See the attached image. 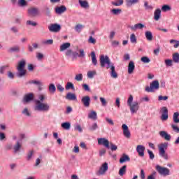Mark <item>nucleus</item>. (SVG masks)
<instances>
[{"label":"nucleus","instance_id":"24","mask_svg":"<svg viewBox=\"0 0 179 179\" xmlns=\"http://www.w3.org/2000/svg\"><path fill=\"white\" fill-rule=\"evenodd\" d=\"M66 100L75 101L76 100V94L71 92H69L66 96Z\"/></svg>","mask_w":179,"mask_h":179},{"label":"nucleus","instance_id":"20","mask_svg":"<svg viewBox=\"0 0 179 179\" xmlns=\"http://www.w3.org/2000/svg\"><path fill=\"white\" fill-rule=\"evenodd\" d=\"M55 12L58 15H61L64 12H66V7L65 6H61L60 7H57L55 8Z\"/></svg>","mask_w":179,"mask_h":179},{"label":"nucleus","instance_id":"15","mask_svg":"<svg viewBox=\"0 0 179 179\" xmlns=\"http://www.w3.org/2000/svg\"><path fill=\"white\" fill-rule=\"evenodd\" d=\"M145 146L138 145L136 147V152L138 153L140 157H143L145 156Z\"/></svg>","mask_w":179,"mask_h":179},{"label":"nucleus","instance_id":"36","mask_svg":"<svg viewBox=\"0 0 179 179\" xmlns=\"http://www.w3.org/2000/svg\"><path fill=\"white\" fill-rule=\"evenodd\" d=\"M125 173H127V166L124 165L119 171V176L122 177Z\"/></svg>","mask_w":179,"mask_h":179},{"label":"nucleus","instance_id":"5","mask_svg":"<svg viewBox=\"0 0 179 179\" xmlns=\"http://www.w3.org/2000/svg\"><path fill=\"white\" fill-rule=\"evenodd\" d=\"M159 87H160V84L159 83V81L154 80L150 83V87L148 86L145 87V92H148V93H152L155 92V90H159Z\"/></svg>","mask_w":179,"mask_h":179},{"label":"nucleus","instance_id":"14","mask_svg":"<svg viewBox=\"0 0 179 179\" xmlns=\"http://www.w3.org/2000/svg\"><path fill=\"white\" fill-rule=\"evenodd\" d=\"M81 103H83L84 107H90V96H85L81 99Z\"/></svg>","mask_w":179,"mask_h":179},{"label":"nucleus","instance_id":"50","mask_svg":"<svg viewBox=\"0 0 179 179\" xmlns=\"http://www.w3.org/2000/svg\"><path fill=\"white\" fill-rule=\"evenodd\" d=\"M18 51H19V47H17V46L10 48L8 50V52H17Z\"/></svg>","mask_w":179,"mask_h":179},{"label":"nucleus","instance_id":"27","mask_svg":"<svg viewBox=\"0 0 179 179\" xmlns=\"http://www.w3.org/2000/svg\"><path fill=\"white\" fill-rule=\"evenodd\" d=\"M88 118H90L91 120H94L96 121L97 120V113L96 111H91L88 115Z\"/></svg>","mask_w":179,"mask_h":179},{"label":"nucleus","instance_id":"9","mask_svg":"<svg viewBox=\"0 0 179 179\" xmlns=\"http://www.w3.org/2000/svg\"><path fill=\"white\" fill-rule=\"evenodd\" d=\"M161 111L162 112L161 120L162 121H167L169 120V109H167V107L164 106L162 108Z\"/></svg>","mask_w":179,"mask_h":179},{"label":"nucleus","instance_id":"33","mask_svg":"<svg viewBox=\"0 0 179 179\" xmlns=\"http://www.w3.org/2000/svg\"><path fill=\"white\" fill-rule=\"evenodd\" d=\"M10 65L9 64H6L4 66H0V74L1 75H4L5 74V71L9 68Z\"/></svg>","mask_w":179,"mask_h":179},{"label":"nucleus","instance_id":"37","mask_svg":"<svg viewBox=\"0 0 179 179\" xmlns=\"http://www.w3.org/2000/svg\"><path fill=\"white\" fill-rule=\"evenodd\" d=\"M62 128L66 129V131L71 129V123L69 122H64L62 123Z\"/></svg>","mask_w":179,"mask_h":179},{"label":"nucleus","instance_id":"49","mask_svg":"<svg viewBox=\"0 0 179 179\" xmlns=\"http://www.w3.org/2000/svg\"><path fill=\"white\" fill-rule=\"evenodd\" d=\"M75 79L78 82H81V80H83V75L82 73L78 74L76 76Z\"/></svg>","mask_w":179,"mask_h":179},{"label":"nucleus","instance_id":"46","mask_svg":"<svg viewBox=\"0 0 179 179\" xmlns=\"http://www.w3.org/2000/svg\"><path fill=\"white\" fill-rule=\"evenodd\" d=\"M82 29H83V25L78 24L76 25L75 30L78 31V33H80L82 31Z\"/></svg>","mask_w":179,"mask_h":179},{"label":"nucleus","instance_id":"43","mask_svg":"<svg viewBox=\"0 0 179 179\" xmlns=\"http://www.w3.org/2000/svg\"><path fill=\"white\" fill-rule=\"evenodd\" d=\"M162 12H169V10H171V7L169 5H164L162 7Z\"/></svg>","mask_w":179,"mask_h":179},{"label":"nucleus","instance_id":"18","mask_svg":"<svg viewBox=\"0 0 179 179\" xmlns=\"http://www.w3.org/2000/svg\"><path fill=\"white\" fill-rule=\"evenodd\" d=\"M135 71V63L133 61L129 62L128 65V73L129 75H132Z\"/></svg>","mask_w":179,"mask_h":179},{"label":"nucleus","instance_id":"35","mask_svg":"<svg viewBox=\"0 0 179 179\" xmlns=\"http://www.w3.org/2000/svg\"><path fill=\"white\" fill-rule=\"evenodd\" d=\"M99 129V125L97 124L96 122L93 123L90 127H89V131L91 132H93L94 131H96V129Z\"/></svg>","mask_w":179,"mask_h":179},{"label":"nucleus","instance_id":"2","mask_svg":"<svg viewBox=\"0 0 179 179\" xmlns=\"http://www.w3.org/2000/svg\"><path fill=\"white\" fill-rule=\"evenodd\" d=\"M132 101H134V96L132 95H129L127 100V105L130 108L131 113L136 114V113H138V110H139V103L135 101L132 103Z\"/></svg>","mask_w":179,"mask_h":179},{"label":"nucleus","instance_id":"39","mask_svg":"<svg viewBox=\"0 0 179 179\" xmlns=\"http://www.w3.org/2000/svg\"><path fill=\"white\" fill-rule=\"evenodd\" d=\"M94 75H97L96 71H90L87 72V78H89L90 79H93Z\"/></svg>","mask_w":179,"mask_h":179},{"label":"nucleus","instance_id":"60","mask_svg":"<svg viewBox=\"0 0 179 179\" xmlns=\"http://www.w3.org/2000/svg\"><path fill=\"white\" fill-rule=\"evenodd\" d=\"M89 43H90L91 44H95L96 43V41L94 38H93V36H90L89 40H88Z\"/></svg>","mask_w":179,"mask_h":179},{"label":"nucleus","instance_id":"57","mask_svg":"<svg viewBox=\"0 0 179 179\" xmlns=\"http://www.w3.org/2000/svg\"><path fill=\"white\" fill-rule=\"evenodd\" d=\"M110 150H112V152H114L117 150V149H118V147H117V145H115L113 143H110Z\"/></svg>","mask_w":179,"mask_h":179},{"label":"nucleus","instance_id":"44","mask_svg":"<svg viewBox=\"0 0 179 179\" xmlns=\"http://www.w3.org/2000/svg\"><path fill=\"white\" fill-rule=\"evenodd\" d=\"M130 41L132 44H136V36L135 34H131L130 36Z\"/></svg>","mask_w":179,"mask_h":179},{"label":"nucleus","instance_id":"1","mask_svg":"<svg viewBox=\"0 0 179 179\" xmlns=\"http://www.w3.org/2000/svg\"><path fill=\"white\" fill-rule=\"evenodd\" d=\"M99 62L101 65V68H106V69H110V76L113 79H117L118 78V73L115 71V66H114V63L111 62L110 57L107 55H101L99 59Z\"/></svg>","mask_w":179,"mask_h":179},{"label":"nucleus","instance_id":"26","mask_svg":"<svg viewBox=\"0 0 179 179\" xmlns=\"http://www.w3.org/2000/svg\"><path fill=\"white\" fill-rule=\"evenodd\" d=\"M131 158H129V156L123 154L122 157L120 159V163H125V162H130Z\"/></svg>","mask_w":179,"mask_h":179},{"label":"nucleus","instance_id":"3","mask_svg":"<svg viewBox=\"0 0 179 179\" xmlns=\"http://www.w3.org/2000/svg\"><path fill=\"white\" fill-rule=\"evenodd\" d=\"M169 148V143L164 142L158 145L159 155L161 157H163L165 160H169V155L166 152Z\"/></svg>","mask_w":179,"mask_h":179},{"label":"nucleus","instance_id":"29","mask_svg":"<svg viewBox=\"0 0 179 179\" xmlns=\"http://www.w3.org/2000/svg\"><path fill=\"white\" fill-rule=\"evenodd\" d=\"M69 47H71V43H63L60 46L59 51H61V52L65 51V50H68V48H69Z\"/></svg>","mask_w":179,"mask_h":179},{"label":"nucleus","instance_id":"63","mask_svg":"<svg viewBox=\"0 0 179 179\" xmlns=\"http://www.w3.org/2000/svg\"><path fill=\"white\" fill-rule=\"evenodd\" d=\"M36 58L39 60L43 59V58H44V55H43V53L38 52L36 53Z\"/></svg>","mask_w":179,"mask_h":179},{"label":"nucleus","instance_id":"42","mask_svg":"<svg viewBox=\"0 0 179 179\" xmlns=\"http://www.w3.org/2000/svg\"><path fill=\"white\" fill-rule=\"evenodd\" d=\"M55 90H57V88L55 87V85H54V84H50V85H49V92H50V93L54 94V93H55Z\"/></svg>","mask_w":179,"mask_h":179},{"label":"nucleus","instance_id":"34","mask_svg":"<svg viewBox=\"0 0 179 179\" xmlns=\"http://www.w3.org/2000/svg\"><path fill=\"white\" fill-rule=\"evenodd\" d=\"M173 122H175V124H179V113L178 112H176L173 113Z\"/></svg>","mask_w":179,"mask_h":179},{"label":"nucleus","instance_id":"19","mask_svg":"<svg viewBox=\"0 0 179 179\" xmlns=\"http://www.w3.org/2000/svg\"><path fill=\"white\" fill-rule=\"evenodd\" d=\"M162 16V10L160 8H157L154 12V19L157 22L160 20V17Z\"/></svg>","mask_w":179,"mask_h":179},{"label":"nucleus","instance_id":"22","mask_svg":"<svg viewBox=\"0 0 179 179\" xmlns=\"http://www.w3.org/2000/svg\"><path fill=\"white\" fill-rule=\"evenodd\" d=\"M33 99H34V94L30 93L28 94H26L24 97V101L25 103H29V101H31V100H33Z\"/></svg>","mask_w":179,"mask_h":179},{"label":"nucleus","instance_id":"64","mask_svg":"<svg viewBox=\"0 0 179 179\" xmlns=\"http://www.w3.org/2000/svg\"><path fill=\"white\" fill-rule=\"evenodd\" d=\"M171 128L175 131V132H179V128L176 126V124H171Z\"/></svg>","mask_w":179,"mask_h":179},{"label":"nucleus","instance_id":"23","mask_svg":"<svg viewBox=\"0 0 179 179\" xmlns=\"http://www.w3.org/2000/svg\"><path fill=\"white\" fill-rule=\"evenodd\" d=\"M139 0H126V6L127 8H131L132 5H135V3H138Z\"/></svg>","mask_w":179,"mask_h":179},{"label":"nucleus","instance_id":"6","mask_svg":"<svg viewBox=\"0 0 179 179\" xmlns=\"http://www.w3.org/2000/svg\"><path fill=\"white\" fill-rule=\"evenodd\" d=\"M156 170L160 174V176H164V177H166L167 176H170V169L166 167H163L160 165L156 166Z\"/></svg>","mask_w":179,"mask_h":179},{"label":"nucleus","instance_id":"30","mask_svg":"<svg viewBox=\"0 0 179 179\" xmlns=\"http://www.w3.org/2000/svg\"><path fill=\"white\" fill-rule=\"evenodd\" d=\"M145 38L148 41H152V40H153V34H152L151 31H145Z\"/></svg>","mask_w":179,"mask_h":179},{"label":"nucleus","instance_id":"56","mask_svg":"<svg viewBox=\"0 0 179 179\" xmlns=\"http://www.w3.org/2000/svg\"><path fill=\"white\" fill-rule=\"evenodd\" d=\"M100 101L103 107L107 106V101L103 97H100Z\"/></svg>","mask_w":179,"mask_h":179},{"label":"nucleus","instance_id":"38","mask_svg":"<svg viewBox=\"0 0 179 179\" xmlns=\"http://www.w3.org/2000/svg\"><path fill=\"white\" fill-rule=\"evenodd\" d=\"M124 3V0H116L112 2V5L114 6H121Z\"/></svg>","mask_w":179,"mask_h":179},{"label":"nucleus","instance_id":"16","mask_svg":"<svg viewBox=\"0 0 179 179\" xmlns=\"http://www.w3.org/2000/svg\"><path fill=\"white\" fill-rule=\"evenodd\" d=\"M159 135L162 137L165 141H171V136L167 133L166 131H159Z\"/></svg>","mask_w":179,"mask_h":179},{"label":"nucleus","instance_id":"31","mask_svg":"<svg viewBox=\"0 0 179 179\" xmlns=\"http://www.w3.org/2000/svg\"><path fill=\"white\" fill-rule=\"evenodd\" d=\"M81 8H84L85 9L89 8V3L86 1H82V0H79L78 1Z\"/></svg>","mask_w":179,"mask_h":179},{"label":"nucleus","instance_id":"55","mask_svg":"<svg viewBox=\"0 0 179 179\" xmlns=\"http://www.w3.org/2000/svg\"><path fill=\"white\" fill-rule=\"evenodd\" d=\"M165 64L166 66H173V60L171 59H166Z\"/></svg>","mask_w":179,"mask_h":179},{"label":"nucleus","instance_id":"40","mask_svg":"<svg viewBox=\"0 0 179 179\" xmlns=\"http://www.w3.org/2000/svg\"><path fill=\"white\" fill-rule=\"evenodd\" d=\"M29 83L30 85L31 84L36 85L37 86H41L43 85L41 81L36 80H31L29 81Z\"/></svg>","mask_w":179,"mask_h":179},{"label":"nucleus","instance_id":"51","mask_svg":"<svg viewBox=\"0 0 179 179\" xmlns=\"http://www.w3.org/2000/svg\"><path fill=\"white\" fill-rule=\"evenodd\" d=\"M47 99V96L45 94H40L38 95V101H41V103H43L44 100Z\"/></svg>","mask_w":179,"mask_h":179},{"label":"nucleus","instance_id":"59","mask_svg":"<svg viewBox=\"0 0 179 179\" xmlns=\"http://www.w3.org/2000/svg\"><path fill=\"white\" fill-rule=\"evenodd\" d=\"M168 99H169V96H163L160 95L158 96V100H159V101H162V100H164V101H166V100H168Z\"/></svg>","mask_w":179,"mask_h":179},{"label":"nucleus","instance_id":"21","mask_svg":"<svg viewBox=\"0 0 179 179\" xmlns=\"http://www.w3.org/2000/svg\"><path fill=\"white\" fill-rule=\"evenodd\" d=\"M6 76L9 80H13V79L16 78V74H15V72L12 71V70H8L6 72Z\"/></svg>","mask_w":179,"mask_h":179},{"label":"nucleus","instance_id":"52","mask_svg":"<svg viewBox=\"0 0 179 179\" xmlns=\"http://www.w3.org/2000/svg\"><path fill=\"white\" fill-rule=\"evenodd\" d=\"M69 89H75V87L72 83H67L66 85V90H69Z\"/></svg>","mask_w":179,"mask_h":179},{"label":"nucleus","instance_id":"25","mask_svg":"<svg viewBox=\"0 0 179 179\" xmlns=\"http://www.w3.org/2000/svg\"><path fill=\"white\" fill-rule=\"evenodd\" d=\"M20 148H22V143L20 141H17L16 144L13 147L14 153H17V152L20 150Z\"/></svg>","mask_w":179,"mask_h":179},{"label":"nucleus","instance_id":"61","mask_svg":"<svg viewBox=\"0 0 179 179\" xmlns=\"http://www.w3.org/2000/svg\"><path fill=\"white\" fill-rule=\"evenodd\" d=\"M148 155L150 156V159H151V160H153L155 159V154H153V152L148 150Z\"/></svg>","mask_w":179,"mask_h":179},{"label":"nucleus","instance_id":"45","mask_svg":"<svg viewBox=\"0 0 179 179\" xmlns=\"http://www.w3.org/2000/svg\"><path fill=\"white\" fill-rule=\"evenodd\" d=\"M141 62H143V64H149L150 62V59L148 57H143L141 58Z\"/></svg>","mask_w":179,"mask_h":179},{"label":"nucleus","instance_id":"4","mask_svg":"<svg viewBox=\"0 0 179 179\" xmlns=\"http://www.w3.org/2000/svg\"><path fill=\"white\" fill-rule=\"evenodd\" d=\"M34 103L35 111H50V105L48 103L41 102L38 100H35Z\"/></svg>","mask_w":179,"mask_h":179},{"label":"nucleus","instance_id":"58","mask_svg":"<svg viewBox=\"0 0 179 179\" xmlns=\"http://www.w3.org/2000/svg\"><path fill=\"white\" fill-rule=\"evenodd\" d=\"M80 54H78L79 58H85V50L83 49H80L79 50Z\"/></svg>","mask_w":179,"mask_h":179},{"label":"nucleus","instance_id":"32","mask_svg":"<svg viewBox=\"0 0 179 179\" xmlns=\"http://www.w3.org/2000/svg\"><path fill=\"white\" fill-rule=\"evenodd\" d=\"M173 61L175 62V64H179V53L176 52L172 56Z\"/></svg>","mask_w":179,"mask_h":179},{"label":"nucleus","instance_id":"12","mask_svg":"<svg viewBox=\"0 0 179 179\" xmlns=\"http://www.w3.org/2000/svg\"><path fill=\"white\" fill-rule=\"evenodd\" d=\"M122 129H123L124 136H125V138H127V139H129V138H131V131H129L128 126L124 124L122 125Z\"/></svg>","mask_w":179,"mask_h":179},{"label":"nucleus","instance_id":"53","mask_svg":"<svg viewBox=\"0 0 179 179\" xmlns=\"http://www.w3.org/2000/svg\"><path fill=\"white\" fill-rule=\"evenodd\" d=\"M33 155H34V150H30L27 156V160H30L31 157H33Z\"/></svg>","mask_w":179,"mask_h":179},{"label":"nucleus","instance_id":"10","mask_svg":"<svg viewBox=\"0 0 179 179\" xmlns=\"http://www.w3.org/2000/svg\"><path fill=\"white\" fill-rule=\"evenodd\" d=\"M48 29L52 32V33H58L61 30V25L58 24H51L48 27Z\"/></svg>","mask_w":179,"mask_h":179},{"label":"nucleus","instance_id":"47","mask_svg":"<svg viewBox=\"0 0 179 179\" xmlns=\"http://www.w3.org/2000/svg\"><path fill=\"white\" fill-rule=\"evenodd\" d=\"M27 26H32L33 27H36L37 26V22L31 20L27 21Z\"/></svg>","mask_w":179,"mask_h":179},{"label":"nucleus","instance_id":"11","mask_svg":"<svg viewBox=\"0 0 179 179\" xmlns=\"http://www.w3.org/2000/svg\"><path fill=\"white\" fill-rule=\"evenodd\" d=\"M40 12L38 11V8L36 7H31L28 9V15H29L30 16L36 17V16H38Z\"/></svg>","mask_w":179,"mask_h":179},{"label":"nucleus","instance_id":"54","mask_svg":"<svg viewBox=\"0 0 179 179\" xmlns=\"http://www.w3.org/2000/svg\"><path fill=\"white\" fill-rule=\"evenodd\" d=\"M122 10L121 9H113L111 10L112 13H113V15H120L121 13Z\"/></svg>","mask_w":179,"mask_h":179},{"label":"nucleus","instance_id":"48","mask_svg":"<svg viewBox=\"0 0 179 179\" xmlns=\"http://www.w3.org/2000/svg\"><path fill=\"white\" fill-rule=\"evenodd\" d=\"M44 13L46 16H51V10H50V8L45 7L44 9Z\"/></svg>","mask_w":179,"mask_h":179},{"label":"nucleus","instance_id":"17","mask_svg":"<svg viewBox=\"0 0 179 179\" xmlns=\"http://www.w3.org/2000/svg\"><path fill=\"white\" fill-rule=\"evenodd\" d=\"M143 27H145V24H143L142 23H138V24H134V26H131L130 29L133 31H136V30H142L143 29Z\"/></svg>","mask_w":179,"mask_h":179},{"label":"nucleus","instance_id":"13","mask_svg":"<svg viewBox=\"0 0 179 179\" xmlns=\"http://www.w3.org/2000/svg\"><path fill=\"white\" fill-rule=\"evenodd\" d=\"M98 145H103L107 149H110V141L104 138H98Z\"/></svg>","mask_w":179,"mask_h":179},{"label":"nucleus","instance_id":"7","mask_svg":"<svg viewBox=\"0 0 179 179\" xmlns=\"http://www.w3.org/2000/svg\"><path fill=\"white\" fill-rule=\"evenodd\" d=\"M17 72L15 76L17 78H23V60H21L16 66Z\"/></svg>","mask_w":179,"mask_h":179},{"label":"nucleus","instance_id":"8","mask_svg":"<svg viewBox=\"0 0 179 179\" xmlns=\"http://www.w3.org/2000/svg\"><path fill=\"white\" fill-rule=\"evenodd\" d=\"M108 170V164L107 162L103 163L99 170L98 171V175L99 176H104L106 174V172H107Z\"/></svg>","mask_w":179,"mask_h":179},{"label":"nucleus","instance_id":"28","mask_svg":"<svg viewBox=\"0 0 179 179\" xmlns=\"http://www.w3.org/2000/svg\"><path fill=\"white\" fill-rule=\"evenodd\" d=\"M92 62L94 66L97 65V58L96 57V53L94 52H91Z\"/></svg>","mask_w":179,"mask_h":179},{"label":"nucleus","instance_id":"41","mask_svg":"<svg viewBox=\"0 0 179 179\" xmlns=\"http://www.w3.org/2000/svg\"><path fill=\"white\" fill-rule=\"evenodd\" d=\"M42 44H44L45 45H51L54 44V40L48 39L47 41H43Z\"/></svg>","mask_w":179,"mask_h":179},{"label":"nucleus","instance_id":"62","mask_svg":"<svg viewBox=\"0 0 179 179\" xmlns=\"http://www.w3.org/2000/svg\"><path fill=\"white\" fill-rule=\"evenodd\" d=\"M140 176H141V179H145L146 178V176L145 175V171H143V169L141 170Z\"/></svg>","mask_w":179,"mask_h":179}]
</instances>
